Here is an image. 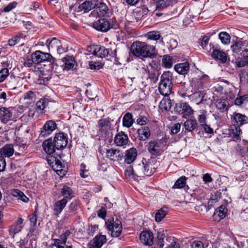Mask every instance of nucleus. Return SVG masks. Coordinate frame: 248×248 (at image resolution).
Here are the masks:
<instances>
[{
  "label": "nucleus",
  "instance_id": "1a4fd4ad",
  "mask_svg": "<svg viewBox=\"0 0 248 248\" xmlns=\"http://www.w3.org/2000/svg\"><path fill=\"white\" fill-rule=\"evenodd\" d=\"M57 150L63 149L67 145L68 139L63 133H58L55 134L53 140Z\"/></svg>",
  "mask_w": 248,
  "mask_h": 248
},
{
  "label": "nucleus",
  "instance_id": "aec40b11",
  "mask_svg": "<svg viewBox=\"0 0 248 248\" xmlns=\"http://www.w3.org/2000/svg\"><path fill=\"white\" fill-rule=\"evenodd\" d=\"M128 142V138L124 132L121 131L115 135L114 142L119 146L126 145Z\"/></svg>",
  "mask_w": 248,
  "mask_h": 248
},
{
  "label": "nucleus",
  "instance_id": "cd10ccee",
  "mask_svg": "<svg viewBox=\"0 0 248 248\" xmlns=\"http://www.w3.org/2000/svg\"><path fill=\"white\" fill-rule=\"evenodd\" d=\"M174 68L178 74L185 75L189 70V64L187 62L180 63L176 64Z\"/></svg>",
  "mask_w": 248,
  "mask_h": 248
},
{
  "label": "nucleus",
  "instance_id": "72a5a7b5",
  "mask_svg": "<svg viewBox=\"0 0 248 248\" xmlns=\"http://www.w3.org/2000/svg\"><path fill=\"white\" fill-rule=\"evenodd\" d=\"M62 195L63 196V199H65L68 202V200H71L73 195V192L72 189L67 186H64L61 190Z\"/></svg>",
  "mask_w": 248,
  "mask_h": 248
},
{
  "label": "nucleus",
  "instance_id": "393cba45",
  "mask_svg": "<svg viewBox=\"0 0 248 248\" xmlns=\"http://www.w3.org/2000/svg\"><path fill=\"white\" fill-rule=\"evenodd\" d=\"M23 219L22 218H18L16 224L10 226L9 231L11 235L13 237L21 231L23 228L22 224Z\"/></svg>",
  "mask_w": 248,
  "mask_h": 248
},
{
  "label": "nucleus",
  "instance_id": "5701e85b",
  "mask_svg": "<svg viewBox=\"0 0 248 248\" xmlns=\"http://www.w3.org/2000/svg\"><path fill=\"white\" fill-rule=\"evenodd\" d=\"M12 115L10 108L3 107L0 108V119L3 123H7L11 119Z\"/></svg>",
  "mask_w": 248,
  "mask_h": 248
},
{
  "label": "nucleus",
  "instance_id": "5fc2aeb1",
  "mask_svg": "<svg viewBox=\"0 0 248 248\" xmlns=\"http://www.w3.org/2000/svg\"><path fill=\"white\" fill-rule=\"evenodd\" d=\"M9 70L7 68H2L0 71V83L3 82L9 76Z\"/></svg>",
  "mask_w": 248,
  "mask_h": 248
},
{
  "label": "nucleus",
  "instance_id": "4d7b16f0",
  "mask_svg": "<svg viewBox=\"0 0 248 248\" xmlns=\"http://www.w3.org/2000/svg\"><path fill=\"white\" fill-rule=\"evenodd\" d=\"M148 121L147 118L144 116L140 115L137 119V123L140 125H143L147 124Z\"/></svg>",
  "mask_w": 248,
  "mask_h": 248
},
{
  "label": "nucleus",
  "instance_id": "4be33fe9",
  "mask_svg": "<svg viewBox=\"0 0 248 248\" xmlns=\"http://www.w3.org/2000/svg\"><path fill=\"white\" fill-rule=\"evenodd\" d=\"M212 48L213 50L211 56L215 59L219 60L222 63H225L227 60L226 54L224 52L217 49V47L215 48L214 46Z\"/></svg>",
  "mask_w": 248,
  "mask_h": 248
},
{
  "label": "nucleus",
  "instance_id": "ea45409f",
  "mask_svg": "<svg viewBox=\"0 0 248 248\" xmlns=\"http://www.w3.org/2000/svg\"><path fill=\"white\" fill-rule=\"evenodd\" d=\"M12 195L14 197H17L18 199L21 200L24 202H28L29 199L26 196L18 189H15L12 192Z\"/></svg>",
  "mask_w": 248,
  "mask_h": 248
},
{
  "label": "nucleus",
  "instance_id": "6ab92c4d",
  "mask_svg": "<svg viewBox=\"0 0 248 248\" xmlns=\"http://www.w3.org/2000/svg\"><path fill=\"white\" fill-rule=\"evenodd\" d=\"M137 156V152L135 148H131L125 151L124 158V162L130 164L136 159Z\"/></svg>",
  "mask_w": 248,
  "mask_h": 248
},
{
  "label": "nucleus",
  "instance_id": "7c9ffc66",
  "mask_svg": "<svg viewBox=\"0 0 248 248\" xmlns=\"http://www.w3.org/2000/svg\"><path fill=\"white\" fill-rule=\"evenodd\" d=\"M190 99L194 102L196 104L199 105L203 101L204 93L202 91H198L194 93L189 96Z\"/></svg>",
  "mask_w": 248,
  "mask_h": 248
},
{
  "label": "nucleus",
  "instance_id": "c756f323",
  "mask_svg": "<svg viewBox=\"0 0 248 248\" xmlns=\"http://www.w3.org/2000/svg\"><path fill=\"white\" fill-rule=\"evenodd\" d=\"M185 132H192L198 126V123L195 120L188 119L184 124Z\"/></svg>",
  "mask_w": 248,
  "mask_h": 248
},
{
  "label": "nucleus",
  "instance_id": "0e129e2a",
  "mask_svg": "<svg viewBox=\"0 0 248 248\" xmlns=\"http://www.w3.org/2000/svg\"><path fill=\"white\" fill-rule=\"evenodd\" d=\"M190 248H203V244L200 241H195L191 244Z\"/></svg>",
  "mask_w": 248,
  "mask_h": 248
},
{
  "label": "nucleus",
  "instance_id": "13d9d810",
  "mask_svg": "<svg viewBox=\"0 0 248 248\" xmlns=\"http://www.w3.org/2000/svg\"><path fill=\"white\" fill-rule=\"evenodd\" d=\"M125 174L127 177H130L134 174L136 175L137 173L136 172V170H134L133 168L130 166H128L125 170Z\"/></svg>",
  "mask_w": 248,
  "mask_h": 248
},
{
  "label": "nucleus",
  "instance_id": "de8ad7c7",
  "mask_svg": "<svg viewBox=\"0 0 248 248\" xmlns=\"http://www.w3.org/2000/svg\"><path fill=\"white\" fill-rule=\"evenodd\" d=\"M218 36L222 44L227 45L230 43L231 36L229 34L226 32H221L219 33Z\"/></svg>",
  "mask_w": 248,
  "mask_h": 248
},
{
  "label": "nucleus",
  "instance_id": "f3484780",
  "mask_svg": "<svg viewBox=\"0 0 248 248\" xmlns=\"http://www.w3.org/2000/svg\"><path fill=\"white\" fill-rule=\"evenodd\" d=\"M42 146L43 150L47 155H53L57 150L55 147V145H54V142L51 138L44 140Z\"/></svg>",
  "mask_w": 248,
  "mask_h": 248
},
{
  "label": "nucleus",
  "instance_id": "e2e57ef3",
  "mask_svg": "<svg viewBox=\"0 0 248 248\" xmlns=\"http://www.w3.org/2000/svg\"><path fill=\"white\" fill-rule=\"evenodd\" d=\"M85 165L82 164L81 165V170L80 172V175L81 177L83 178H86L88 176L89 173L88 170L85 169Z\"/></svg>",
  "mask_w": 248,
  "mask_h": 248
},
{
  "label": "nucleus",
  "instance_id": "3c124183",
  "mask_svg": "<svg viewBox=\"0 0 248 248\" xmlns=\"http://www.w3.org/2000/svg\"><path fill=\"white\" fill-rule=\"evenodd\" d=\"M15 146L16 147H18V151L19 152H15V155L16 156H18L25 152L27 150L28 148V146L26 143H18Z\"/></svg>",
  "mask_w": 248,
  "mask_h": 248
},
{
  "label": "nucleus",
  "instance_id": "8fccbe9b",
  "mask_svg": "<svg viewBox=\"0 0 248 248\" xmlns=\"http://www.w3.org/2000/svg\"><path fill=\"white\" fill-rule=\"evenodd\" d=\"M61 44L60 41L56 38H53L51 40L47 39L46 41V45L47 46L49 49L50 47H57V46Z\"/></svg>",
  "mask_w": 248,
  "mask_h": 248
},
{
  "label": "nucleus",
  "instance_id": "39448f33",
  "mask_svg": "<svg viewBox=\"0 0 248 248\" xmlns=\"http://www.w3.org/2000/svg\"><path fill=\"white\" fill-rule=\"evenodd\" d=\"M105 225L108 231L111 232V236L118 237L121 234L123 227L119 218H116L114 220V218H109L106 221Z\"/></svg>",
  "mask_w": 248,
  "mask_h": 248
},
{
  "label": "nucleus",
  "instance_id": "ddd939ff",
  "mask_svg": "<svg viewBox=\"0 0 248 248\" xmlns=\"http://www.w3.org/2000/svg\"><path fill=\"white\" fill-rule=\"evenodd\" d=\"M106 236L97 235L88 243L89 248H101L106 242Z\"/></svg>",
  "mask_w": 248,
  "mask_h": 248
},
{
  "label": "nucleus",
  "instance_id": "864d4df0",
  "mask_svg": "<svg viewBox=\"0 0 248 248\" xmlns=\"http://www.w3.org/2000/svg\"><path fill=\"white\" fill-rule=\"evenodd\" d=\"M89 66L91 69L99 70L102 68L103 65L101 62L91 61L89 63Z\"/></svg>",
  "mask_w": 248,
  "mask_h": 248
},
{
  "label": "nucleus",
  "instance_id": "7ed1b4c3",
  "mask_svg": "<svg viewBox=\"0 0 248 248\" xmlns=\"http://www.w3.org/2000/svg\"><path fill=\"white\" fill-rule=\"evenodd\" d=\"M172 75L170 71L164 72L160 77V82L158 86L160 93L168 96L171 92Z\"/></svg>",
  "mask_w": 248,
  "mask_h": 248
},
{
  "label": "nucleus",
  "instance_id": "f704fd0d",
  "mask_svg": "<svg viewBox=\"0 0 248 248\" xmlns=\"http://www.w3.org/2000/svg\"><path fill=\"white\" fill-rule=\"evenodd\" d=\"M67 201L65 199H62L55 203L54 210L57 214H60L65 207Z\"/></svg>",
  "mask_w": 248,
  "mask_h": 248
},
{
  "label": "nucleus",
  "instance_id": "774afa93",
  "mask_svg": "<svg viewBox=\"0 0 248 248\" xmlns=\"http://www.w3.org/2000/svg\"><path fill=\"white\" fill-rule=\"evenodd\" d=\"M181 124L179 123H177L174 124V125L171 127V132L172 134H177L178 133L180 130Z\"/></svg>",
  "mask_w": 248,
  "mask_h": 248
},
{
  "label": "nucleus",
  "instance_id": "49530a36",
  "mask_svg": "<svg viewBox=\"0 0 248 248\" xmlns=\"http://www.w3.org/2000/svg\"><path fill=\"white\" fill-rule=\"evenodd\" d=\"M173 61L172 58L169 55H166L163 56L162 63L163 66L167 68L172 67Z\"/></svg>",
  "mask_w": 248,
  "mask_h": 248
},
{
  "label": "nucleus",
  "instance_id": "6e6d98bb",
  "mask_svg": "<svg viewBox=\"0 0 248 248\" xmlns=\"http://www.w3.org/2000/svg\"><path fill=\"white\" fill-rule=\"evenodd\" d=\"M235 64L236 67H243L248 65V62L242 58L236 60Z\"/></svg>",
  "mask_w": 248,
  "mask_h": 248
},
{
  "label": "nucleus",
  "instance_id": "9b49d317",
  "mask_svg": "<svg viewBox=\"0 0 248 248\" xmlns=\"http://www.w3.org/2000/svg\"><path fill=\"white\" fill-rule=\"evenodd\" d=\"M109 9L107 5L103 2H99L97 0V4L94 8L92 14L94 16H104L108 13Z\"/></svg>",
  "mask_w": 248,
  "mask_h": 248
},
{
  "label": "nucleus",
  "instance_id": "e433bc0d",
  "mask_svg": "<svg viewBox=\"0 0 248 248\" xmlns=\"http://www.w3.org/2000/svg\"><path fill=\"white\" fill-rule=\"evenodd\" d=\"M98 125L103 131H107L111 127V123L109 119H102L98 122Z\"/></svg>",
  "mask_w": 248,
  "mask_h": 248
},
{
  "label": "nucleus",
  "instance_id": "2eb2a0df",
  "mask_svg": "<svg viewBox=\"0 0 248 248\" xmlns=\"http://www.w3.org/2000/svg\"><path fill=\"white\" fill-rule=\"evenodd\" d=\"M231 119L239 127L248 123V117L240 113L233 112Z\"/></svg>",
  "mask_w": 248,
  "mask_h": 248
},
{
  "label": "nucleus",
  "instance_id": "603ef678",
  "mask_svg": "<svg viewBox=\"0 0 248 248\" xmlns=\"http://www.w3.org/2000/svg\"><path fill=\"white\" fill-rule=\"evenodd\" d=\"M243 46V42L239 41L235 42L234 44H232L231 46L232 51L234 53H238L241 50Z\"/></svg>",
  "mask_w": 248,
  "mask_h": 248
},
{
  "label": "nucleus",
  "instance_id": "c85d7f7f",
  "mask_svg": "<svg viewBox=\"0 0 248 248\" xmlns=\"http://www.w3.org/2000/svg\"><path fill=\"white\" fill-rule=\"evenodd\" d=\"M26 35L22 33L19 32L15 36H13L8 41V44L11 46H15L17 44L22 42L25 39Z\"/></svg>",
  "mask_w": 248,
  "mask_h": 248
},
{
  "label": "nucleus",
  "instance_id": "b1692460",
  "mask_svg": "<svg viewBox=\"0 0 248 248\" xmlns=\"http://www.w3.org/2000/svg\"><path fill=\"white\" fill-rule=\"evenodd\" d=\"M230 105V104L227 98H221L217 99L216 101V107L221 112L227 111Z\"/></svg>",
  "mask_w": 248,
  "mask_h": 248
},
{
  "label": "nucleus",
  "instance_id": "412c9836",
  "mask_svg": "<svg viewBox=\"0 0 248 248\" xmlns=\"http://www.w3.org/2000/svg\"><path fill=\"white\" fill-rule=\"evenodd\" d=\"M147 150L152 155H158L160 154V143L157 141H151L147 145Z\"/></svg>",
  "mask_w": 248,
  "mask_h": 248
},
{
  "label": "nucleus",
  "instance_id": "a211bd4d",
  "mask_svg": "<svg viewBox=\"0 0 248 248\" xmlns=\"http://www.w3.org/2000/svg\"><path fill=\"white\" fill-rule=\"evenodd\" d=\"M108 55L112 57H114L116 55V50L113 52L111 50L110 51L109 49L106 48L104 46L98 45V49L96 54V57L103 58L108 56Z\"/></svg>",
  "mask_w": 248,
  "mask_h": 248
},
{
  "label": "nucleus",
  "instance_id": "473e14b6",
  "mask_svg": "<svg viewBox=\"0 0 248 248\" xmlns=\"http://www.w3.org/2000/svg\"><path fill=\"white\" fill-rule=\"evenodd\" d=\"M227 212V209L223 206H219L214 213V217L215 219H217V217H218V220L223 219L225 217Z\"/></svg>",
  "mask_w": 248,
  "mask_h": 248
},
{
  "label": "nucleus",
  "instance_id": "2f4dec72",
  "mask_svg": "<svg viewBox=\"0 0 248 248\" xmlns=\"http://www.w3.org/2000/svg\"><path fill=\"white\" fill-rule=\"evenodd\" d=\"M63 62L64 63V70H69L72 69L75 64V61L73 56H67L63 58Z\"/></svg>",
  "mask_w": 248,
  "mask_h": 248
},
{
  "label": "nucleus",
  "instance_id": "bf43d9fd",
  "mask_svg": "<svg viewBox=\"0 0 248 248\" xmlns=\"http://www.w3.org/2000/svg\"><path fill=\"white\" fill-rule=\"evenodd\" d=\"M33 59V57H32V54L31 55V58H28L25 60L24 65L28 67H32L33 64H36Z\"/></svg>",
  "mask_w": 248,
  "mask_h": 248
},
{
  "label": "nucleus",
  "instance_id": "680f3d73",
  "mask_svg": "<svg viewBox=\"0 0 248 248\" xmlns=\"http://www.w3.org/2000/svg\"><path fill=\"white\" fill-rule=\"evenodd\" d=\"M98 49V45H92L87 47V50L90 53L93 54L96 56L97 53V49Z\"/></svg>",
  "mask_w": 248,
  "mask_h": 248
},
{
  "label": "nucleus",
  "instance_id": "338daca9",
  "mask_svg": "<svg viewBox=\"0 0 248 248\" xmlns=\"http://www.w3.org/2000/svg\"><path fill=\"white\" fill-rule=\"evenodd\" d=\"M69 210L70 212H74L76 211L78 208V203L76 201L72 202L68 207Z\"/></svg>",
  "mask_w": 248,
  "mask_h": 248
},
{
  "label": "nucleus",
  "instance_id": "20e7f679",
  "mask_svg": "<svg viewBox=\"0 0 248 248\" xmlns=\"http://www.w3.org/2000/svg\"><path fill=\"white\" fill-rule=\"evenodd\" d=\"M93 27L99 31L107 32L110 29H117L118 23L115 19H111L110 21H108L106 18H102L94 22Z\"/></svg>",
  "mask_w": 248,
  "mask_h": 248
},
{
  "label": "nucleus",
  "instance_id": "09e8293b",
  "mask_svg": "<svg viewBox=\"0 0 248 248\" xmlns=\"http://www.w3.org/2000/svg\"><path fill=\"white\" fill-rule=\"evenodd\" d=\"M145 37L149 40L156 41L160 38L161 35L158 31H152L147 32Z\"/></svg>",
  "mask_w": 248,
  "mask_h": 248
},
{
  "label": "nucleus",
  "instance_id": "a18cd8bd",
  "mask_svg": "<svg viewBox=\"0 0 248 248\" xmlns=\"http://www.w3.org/2000/svg\"><path fill=\"white\" fill-rule=\"evenodd\" d=\"M187 178L185 176H182L180 177L174 183L172 188L173 189L175 188H182L185 186L186 185V181Z\"/></svg>",
  "mask_w": 248,
  "mask_h": 248
},
{
  "label": "nucleus",
  "instance_id": "c9c22d12",
  "mask_svg": "<svg viewBox=\"0 0 248 248\" xmlns=\"http://www.w3.org/2000/svg\"><path fill=\"white\" fill-rule=\"evenodd\" d=\"M134 123L133 115L131 113H126L123 118V125L126 127H131Z\"/></svg>",
  "mask_w": 248,
  "mask_h": 248
},
{
  "label": "nucleus",
  "instance_id": "4468645a",
  "mask_svg": "<svg viewBox=\"0 0 248 248\" xmlns=\"http://www.w3.org/2000/svg\"><path fill=\"white\" fill-rule=\"evenodd\" d=\"M123 157L122 153L117 149H108L106 150V157L114 161H118L122 160Z\"/></svg>",
  "mask_w": 248,
  "mask_h": 248
},
{
  "label": "nucleus",
  "instance_id": "58836bf2",
  "mask_svg": "<svg viewBox=\"0 0 248 248\" xmlns=\"http://www.w3.org/2000/svg\"><path fill=\"white\" fill-rule=\"evenodd\" d=\"M172 0H158L156 2V9L157 10L163 9L172 3Z\"/></svg>",
  "mask_w": 248,
  "mask_h": 248
},
{
  "label": "nucleus",
  "instance_id": "c03bdc74",
  "mask_svg": "<svg viewBox=\"0 0 248 248\" xmlns=\"http://www.w3.org/2000/svg\"><path fill=\"white\" fill-rule=\"evenodd\" d=\"M171 107V102L170 99H163L159 104V108L162 110H169Z\"/></svg>",
  "mask_w": 248,
  "mask_h": 248
},
{
  "label": "nucleus",
  "instance_id": "4c0bfd02",
  "mask_svg": "<svg viewBox=\"0 0 248 248\" xmlns=\"http://www.w3.org/2000/svg\"><path fill=\"white\" fill-rule=\"evenodd\" d=\"M36 92L32 91H30L24 93L23 98L27 101V103L30 104L35 102L36 98Z\"/></svg>",
  "mask_w": 248,
  "mask_h": 248
},
{
  "label": "nucleus",
  "instance_id": "a19ab883",
  "mask_svg": "<svg viewBox=\"0 0 248 248\" xmlns=\"http://www.w3.org/2000/svg\"><path fill=\"white\" fill-rule=\"evenodd\" d=\"M168 210L166 207H163L160 209L155 215V220L156 222L161 221L167 214Z\"/></svg>",
  "mask_w": 248,
  "mask_h": 248
},
{
  "label": "nucleus",
  "instance_id": "052dcab7",
  "mask_svg": "<svg viewBox=\"0 0 248 248\" xmlns=\"http://www.w3.org/2000/svg\"><path fill=\"white\" fill-rule=\"evenodd\" d=\"M17 4V2L16 1L10 3L3 9V11L5 12H8L11 11L13 9L16 7Z\"/></svg>",
  "mask_w": 248,
  "mask_h": 248
},
{
  "label": "nucleus",
  "instance_id": "6e6552de",
  "mask_svg": "<svg viewBox=\"0 0 248 248\" xmlns=\"http://www.w3.org/2000/svg\"><path fill=\"white\" fill-rule=\"evenodd\" d=\"M155 172V169L151 163L144 165L143 163L142 165L140 164L136 168V176L138 177L141 176L143 174L150 176Z\"/></svg>",
  "mask_w": 248,
  "mask_h": 248
},
{
  "label": "nucleus",
  "instance_id": "79ce46f5",
  "mask_svg": "<svg viewBox=\"0 0 248 248\" xmlns=\"http://www.w3.org/2000/svg\"><path fill=\"white\" fill-rule=\"evenodd\" d=\"M142 70L148 74V78L154 83H156L159 78V73L157 71H153L151 72L146 69L142 68Z\"/></svg>",
  "mask_w": 248,
  "mask_h": 248
},
{
  "label": "nucleus",
  "instance_id": "dca6fc26",
  "mask_svg": "<svg viewBox=\"0 0 248 248\" xmlns=\"http://www.w3.org/2000/svg\"><path fill=\"white\" fill-rule=\"evenodd\" d=\"M140 238L144 245L151 246L153 244L154 236L151 232L143 231L140 234Z\"/></svg>",
  "mask_w": 248,
  "mask_h": 248
},
{
  "label": "nucleus",
  "instance_id": "bb28decb",
  "mask_svg": "<svg viewBox=\"0 0 248 248\" xmlns=\"http://www.w3.org/2000/svg\"><path fill=\"white\" fill-rule=\"evenodd\" d=\"M15 150L14 146L12 144H7L1 148L0 150V154L1 156L10 157L14 154Z\"/></svg>",
  "mask_w": 248,
  "mask_h": 248
},
{
  "label": "nucleus",
  "instance_id": "f03ea898",
  "mask_svg": "<svg viewBox=\"0 0 248 248\" xmlns=\"http://www.w3.org/2000/svg\"><path fill=\"white\" fill-rule=\"evenodd\" d=\"M32 57H33L34 61L36 64L43 62L48 63L47 67L45 68V69L48 73L47 77L43 78L44 83H45L46 81H48L51 78L50 75L52 70L53 69L56 60L49 53H44L39 50L32 53Z\"/></svg>",
  "mask_w": 248,
  "mask_h": 248
},
{
  "label": "nucleus",
  "instance_id": "0eeeda50",
  "mask_svg": "<svg viewBox=\"0 0 248 248\" xmlns=\"http://www.w3.org/2000/svg\"><path fill=\"white\" fill-rule=\"evenodd\" d=\"M174 110L177 113L182 115L184 117L193 114V110L186 102H181L175 104Z\"/></svg>",
  "mask_w": 248,
  "mask_h": 248
},
{
  "label": "nucleus",
  "instance_id": "9d476101",
  "mask_svg": "<svg viewBox=\"0 0 248 248\" xmlns=\"http://www.w3.org/2000/svg\"><path fill=\"white\" fill-rule=\"evenodd\" d=\"M56 128L57 124L54 121H47L41 129L40 135L43 137H47L50 135Z\"/></svg>",
  "mask_w": 248,
  "mask_h": 248
},
{
  "label": "nucleus",
  "instance_id": "f257e3e1",
  "mask_svg": "<svg viewBox=\"0 0 248 248\" xmlns=\"http://www.w3.org/2000/svg\"><path fill=\"white\" fill-rule=\"evenodd\" d=\"M130 52L138 58L155 59L158 55L155 46L140 41H135L132 43Z\"/></svg>",
  "mask_w": 248,
  "mask_h": 248
},
{
  "label": "nucleus",
  "instance_id": "69168bd1",
  "mask_svg": "<svg viewBox=\"0 0 248 248\" xmlns=\"http://www.w3.org/2000/svg\"><path fill=\"white\" fill-rule=\"evenodd\" d=\"M6 163L3 156H0V172L4 171L6 168Z\"/></svg>",
  "mask_w": 248,
  "mask_h": 248
},
{
  "label": "nucleus",
  "instance_id": "f8f14e48",
  "mask_svg": "<svg viewBox=\"0 0 248 248\" xmlns=\"http://www.w3.org/2000/svg\"><path fill=\"white\" fill-rule=\"evenodd\" d=\"M97 4V0H86L78 6L77 12L87 13L94 7Z\"/></svg>",
  "mask_w": 248,
  "mask_h": 248
},
{
  "label": "nucleus",
  "instance_id": "a878e982",
  "mask_svg": "<svg viewBox=\"0 0 248 248\" xmlns=\"http://www.w3.org/2000/svg\"><path fill=\"white\" fill-rule=\"evenodd\" d=\"M138 138L140 140H145L148 139L150 135V130L148 126L142 127L137 130Z\"/></svg>",
  "mask_w": 248,
  "mask_h": 248
},
{
  "label": "nucleus",
  "instance_id": "37998d69",
  "mask_svg": "<svg viewBox=\"0 0 248 248\" xmlns=\"http://www.w3.org/2000/svg\"><path fill=\"white\" fill-rule=\"evenodd\" d=\"M48 102V100L46 98L41 99L39 100L36 104L37 110L38 111H42L45 110L46 108Z\"/></svg>",
  "mask_w": 248,
  "mask_h": 248
},
{
  "label": "nucleus",
  "instance_id": "423d86ee",
  "mask_svg": "<svg viewBox=\"0 0 248 248\" xmlns=\"http://www.w3.org/2000/svg\"><path fill=\"white\" fill-rule=\"evenodd\" d=\"M46 160L48 163L58 175H65V171L62 170L64 166L59 158L52 155H47Z\"/></svg>",
  "mask_w": 248,
  "mask_h": 248
}]
</instances>
